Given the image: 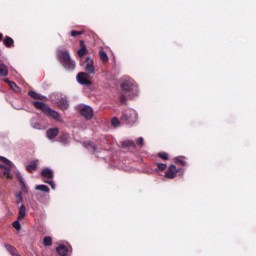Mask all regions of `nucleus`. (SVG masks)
<instances>
[{
	"instance_id": "1",
	"label": "nucleus",
	"mask_w": 256,
	"mask_h": 256,
	"mask_svg": "<svg viewBox=\"0 0 256 256\" xmlns=\"http://www.w3.org/2000/svg\"><path fill=\"white\" fill-rule=\"evenodd\" d=\"M121 89L127 93L130 99L139 95V87L135 84V81L129 77H124L122 79Z\"/></svg>"
},
{
	"instance_id": "2",
	"label": "nucleus",
	"mask_w": 256,
	"mask_h": 256,
	"mask_svg": "<svg viewBox=\"0 0 256 256\" xmlns=\"http://www.w3.org/2000/svg\"><path fill=\"white\" fill-rule=\"evenodd\" d=\"M33 105L34 107H36V109H40L41 111H43V113L48 117H52V119H54L55 121H61V116L58 114V112L47 107L45 103L33 102Z\"/></svg>"
},
{
	"instance_id": "3",
	"label": "nucleus",
	"mask_w": 256,
	"mask_h": 256,
	"mask_svg": "<svg viewBox=\"0 0 256 256\" xmlns=\"http://www.w3.org/2000/svg\"><path fill=\"white\" fill-rule=\"evenodd\" d=\"M59 61L62 63L65 69H69V71H73L75 69V62L71 60V56L67 51H59L58 53Z\"/></svg>"
},
{
	"instance_id": "4",
	"label": "nucleus",
	"mask_w": 256,
	"mask_h": 256,
	"mask_svg": "<svg viewBox=\"0 0 256 256\" xmlns=\"http://www.w3.org/2000/svg\"><path fill=\"white\" fill-rule=\"evenodd\" d=\"M122 121H125L128 125H133L137 122V112L133 109H127L122 114Z\"/></svg>"
},
{
	"instance_id": "5",
	"label": "nucleus",
	"mask_w": 256,
	"mask_h": 256,
	"mask_svg": "<svg viewBox=\"0 0 256 256\" xmlns=\"http://www.w3.org/2000/svg\"><path fill=\"white\" fill-rule=\"evenodd\" d=\"M81 65L84 67V71H86L88 75H95V64L91 57H87L86 61Z\"/></svg>"
},
{
	"instance_id": "6",
	"label": "nucleus",
	"mask_w": 256,
	"mask_h": 256,
	"mask_svg": "<svg viewBox=\"0 0 256 256\" xmlns=\"http://www.w3.org/2000/svg\"><path fill=\"white\" fill-rule=\"evenodd\" d=\"M76 79L80 85H91V77L89 76V73L80 72L77 74Z\"/></svg>"
},
{
	"instance_id": "7",
	"label": "nucleus",
	"mask_w": 256,
	"mask_h": 256,
	"mask_svg": "<svg viewBox=\"0 0 256 256\" xmlns=\"http://www.w3.org/2000/svg\"><path fill=\"white\" fill-rule=\"evenodd\" d=\"M80 115L85 119H93V108L90 106H80Z\"/></svg>"
},
{
	"instance_id": "8",
	"label": "nucleus",
	"mask_w": 256,
	"mask_h": 256,
	"mask_svg": "<svg viewBox=\"0 0 256 256\" xmlns=\"http://www.w3.org/2000/svg\"><path fill=\"white\" fill-rule=\"evenodd\" d=\"M177 176V167L175 165H170L168 171L165 172V177L168 179H175Z\"/></svg>"
},
{
	"instance_id": "9",
	"label": "nucleus",
	"mask_w": 256,
	"mask_h": 256,
	"mask_svg": "<svg viewBox=\"0 0 256 256\" xmlns=\"http://www.w3.org/2000/svg\"><path fill=\"white\" fill-rule=\"evenodd\" d=\"M0 173L4 179H11V169L0 164Z\"/></svg>"
},
{
	"instance_id": "10",
	"label": "nucleus",
	"mask_w": 256,
	"mask_h": 256,
	"mask_svg": "<svg viewBox=\"0 0 256 256\" xmlns=\"http://www.w3.org/2000/svg\"><path fill=\"white\" fill-rule=\"evenodd\" d=\"M81 49L78 50L79 57H85L87 55V47L85 46V42L83 40L80 41Z\"/></svg>"
},
{
	"instance_id": "11",
	"label": "nucleus",
	"mask_w": 256,
	"mask_h": 256,
	"mask_svg": "<svg viewBox=\"0 0 256 256\" xmlns=\"http://www.w3.org/2000/svg\"><path fill=\"white\" fill-rule=\"evenodd\" d=\"M58 107L65 111V109H69V101H67V98H61L58 102Z\"/></svg>"
},
{
	"instance_id": "12",
	"label": "nucleus",
	"mask_w": 256,
	"mask_h": 256,
	"mask_svg": "<svg viewBox=\"0 0 256 256\" xmlns=\"http://www.w3.org/2000/svg\"><path fill=\"white\" fill-rule=\"evenodd\" d=\"M25 215H27V208L24 204H22L19 207V213H18V221H21V219H25Z\"/></svg>"
},
{
	"instance_id": "13",
	"label": "nucleus",
	"mask_w": 256,
	"mask_h": 256,
	"mask_svg": "<svg viewBox=\"0 0 256 256\" xmlns=\"http://www.w3.org/2000/svg\"><path fill=\"white\" fill-rule=\"evenodd\" d=\"M59 135V129L57 128H51L47 131V137L48 139H55Z\"/></svg>"
},
{
	"instance_id": "14",
	"label": "nucleus",
	"mask_w": 256,
	"mask_h": 256,
	"mask_svg": "<svg viewBox=\"0 0 256 256\" xmlns=\"http://www.w3.org/2000/svg\"><path fill=\"white\" fill-rule=\"evenodd\" d=\"M42 177H46V179H53V170L49 168H44L41 172Z\"/></svg>"
},
{
	"instance_id": "15",
	"label": "nucleus",
	"mask_w": 256,
	"mask_h": 256,
	"mask_svg": "<svg viewBox=\"0 0 256 256\" xmlns=\"http://www.w3.org/2000/svg\"><path fill=\"white\" fill-rule=\"evenodd\" d=\"M56 251L59 255L61 256H66L67 253H69V250H67V246L65 245H60L56 248Z\"/></svg>"
},
{
	"instance_id": "16",
	"label": "nucleus",
	"mask_w": 256,
	"mask_h": 256,
	"mask_svg": "<svg viewBox=\"0 0 256 256\" xmlns=\"http://www.w3.org/2000/svg\"><path fill=\"white\" fill-rule=\"evenodd\" d=\"M9 75V69L7 68V65L0 64V77H7Z\"/></svg>"
},
{
	"instance_id": "17",
	"label": "nucleus",
	"mask_w": 256,
	"mask_h": 256,
	"mask_svg": "<svg viewBox=\"0 0 256 256\" xmlns=\"http://www.w3.org/2000/svg\"><path fill=\"white\" fill-rule=\"evenodd\" d=\"M37 163V160L32 161L28 166H26L27 171H29V173H33V171L37 169Z\"/></svg>"
},
{
	"instance_id": "18",
	"label": "nucleus",
	"mask_w": 256,
	"mask_h": 256,
	"mask_svg": "<svg viewBox=\"0 0 256 256\" xmlns=\"http://www.w3.org/2000/svg\"><path fill=\"white\" fill-rule=\"evenodd\" d=\"M17 179L21 185V189H22L23 193H29V189H27V186L25 185V182L23 181V177L18 175Z\"/></svg>"
},
{
	"instance_id": "19",
	"label": "nucleus",
	"mask_w": 256,
	"mask_h": 256,
	"mask_svg": "<svg viewBox=\"0 0 256 256\" xmlns=\"http://www.w3.org/2000/svg\"><path fill=\"white\" fill-rule=\"evenodd\" d=\"M36 191H42V193H49V187L47 185H37Z\"/></svg>"
},
{
	"instance_id": "20",
	"label": "nucleus",
	"mask_w": 256,
	"mask_h": 256,
	"mask_svg": "<svg viewBox=\"0 0 256 256\" xmlns=\"http://www.w3.org/2000/svg\"><path fill=\"white\" fill-rule=\"evenodd\" d=\"M100 59L104 63H107V61H109V56H107V53L105 52V50H100Z\"/></svg>"
},
{
	"instance_id": "21",
	"label": "nucleus",
	"mask_w": 256,
	"mask_h": 256,
	"mask_svg": "<svg viewBox=\"0 0 256 256\" xmlns=\"http://www.w3.org/2000/svg\"><path fill=\"white\" fill-rule=\"evenodd\" d=\"M51 244H52L51 237H45L43 240V245H45V247H51Z\"/></svg>"
},
{
	"instance_id": "22",
	"label": "nucleus",
	"mask_w": 256,
	"mask_h": 256,
	"mask_svg": "<svg viewBox=\"0 0 256 256\" xmlns=\"http://www.w3.org/2000/svg\"><path fill=\"white\" fill-rule=\"evenodd\" d=\"M28 95L32 97V99H41V95L37 94L35 91H30Z\"/></svg>"
},
{
	"instance_id": "23",
	"label": "nucleus",
	"mask_w": 256,
	"mask_h": 256,
	"mask_svg": "<svg viewBox=\"0 0 256 256\" xmlns=\"http://www.w3.org/2000/svg\"><path fill=\"white\" fill-rule=\"evenodd\" d=\"M0 159L2 162L5 163V165H8V167H13V163L11 161H9L7 158L0 156Z\"/></svg>"
},
{
	"instance_id": "24",
	"label": "nucleus",
	"mask_w": 256,
	"mask_h": 256,
	"mask_svg": "<svg viewBox=\"0 0 256 256\" xmlns=\"http://www.w3.org/2000/svg\"><path fill=\"white\" fill-rule=\"evenodd\" d=\"M6 249H7V251H9V253H11V255L19 256V255H17V253H15V248L13 246L7 245Z\"/></svg>"
},
{
	"instance_id": "25",
	"label": "nucleus",
	"mask_w": 256,
	"mask_h": 256,
	"mask_svg": "<svg viewBox=\"0 0 256 256\" xmlns=\"http://www.w3.org/2000/svg\"><path fill=\"white\" fill-rule=\"evenodd\" d=\"M158 157H160V159H163V161H167V159H169V154L165 152H161L158 154Z\"/></svg>"
},
{
	"instance_id": "26",
	"label": "nucleus",
	"mask_w": 256,
	"mask_h": 256,
	"mask_svg": "<svg viewBox=\"0 0 256 256\" xmlns=\"http://www.w3.org/2000/svg\"><path fill=\"white\" fill-rule=\"evenodd\" d=\"M4 45H6V47H11V45H13V40L10 37L5 38Z\"/></svg>"
},
{
	"instance_id": "27",
	"label": "nucleus",
	"mask_w": 256,
	"mask_h": 256,
	"mask_svg": "<svg viewBox=\"0 0 256 256\" xmlns=\"http://www.w3.org/2000/svg\"><path fill=\"white\" fill-rule=\"evenodd\" d=\"M16 203L17 205H19V203L23 202V195H21V192H19L18 194H16Z\"/></svg>"
},
{
	"instance_id": "28",
	"label": "nucleus",
	"mask_w": 256,
	"mask_h": 256,
	"mask_svg": "<svg viewBox=\"0 0 256 256\" xmlns=\"http://www.w3.org/2000/svg\"><path fill=\"white\" fill-rule=\"evenodd\" d=\"M13 227L16 231H21V223H19L18 220L13 222Z\"/></svg>"
},
{
	"instance_id": "29",
	"label": "nucleus",
	"mask_w": 256,
	"mask_h": 256,
	"mask_svg": "<svg viewBox=\"0 0 256 256\" xmlns=\"http://www.w3.org/2000/svg\"><path fill=\"white\" fill-rule=\"evenodd\" d=\"M113 127H119L121 125V122H119V119L113 118L111 121Z\"/></svg>"
},
{
	"instance_id": "30",
	"label": "nucleus",
	"mask_w": 256,
	"mask_h": 256,
	"mask_svg": "<svg viewBox=\"0 0 256 256\" xmlns=\"http://www.w3.org/2000/svg\"><path fill=\"white\" fill-rule=\"evenodd\" d=\"M9 87L12 89V91H19V86H17L15 82L10 83Z\"/></svg>"
},
{
	"instance_id": "31",
	"label": "nucleus",
	"mask_w": 256,
	"mask_h": 256,
	"mask_svg": "<svg viewBox=\"0 0 256 256\" xmlns=\"http://www.w3.org/2000/svg\"><path fill=\"white\" fill-rule=\"evenodd\" d=\"M157 167H158V169H160V171H165V169H167V164L158 163Z\"/></svg>"
},
{
	"instance_id": "32",
	"label": "nucleus",
	"mask_w": 256,
	"mask_h": 256,
	"mask_svg": "<svg viewBox=\"0 0 256 256\" xmlns=\"http://www.w3.org/2000/svg\"><path fill=\"white\" fill-rule=\"evenodd\" d=\"M77 35H83V32L82 31H71V36L72 37H77Z\"/></svg>"
},
{
	"instance_id": "33",
	"label": "nucleus",
	"mask_w": 256,
	"mask_h": 256,
	"mask_svg": "<svg viewBox=\"0 0 256 256\" xmlns=\"http://www.w3.org/2000/svg\"><path fill=\"white\" fill-rule=\"evenodd\" d=\"M67 139H69V135H67V134H64L63 136L60 137L61 143H65L67 141Z\"/></svg>"
},
{
	"instance_id": "34",
	"label": "nucleus",
	"mask_w": 256,
	"mask_h": 256,
	"mask_svg": "<svg viewBox=\"0 0 256 256\" xmlns=\"http://www.w3.org/2000/svg\"><path fill=\"white\" fill-rule=\"evenodd\" d=\"M175 163L178 165H185V161H183L181 158L177 157L175 158Z\"/></svg>"
},
{
	"instance_id": "35",
	"label": "nucleus",
	"mask_w": 256,
	"mask_h": 256,
	"mask_svg": "<svg viewBox=\"0 0 256 256\" xmlns=\"http://www.w3.org/2000/svg\"><path fill=\"white\" fill-rule=\"evenodd\" d=\"M123 147H131V145H133V142L131 141H125L122 143Z\"/></svg>"
},
{
	"instance_id": "36",
	"label": "nucleus",
	"mask_w": 256,
	"mask_h": 256,
	"mask_svg": "<svg viewBox=\"0 0 256 256\" xmlns=\"http://www.w3.org/2000/svg\"><path fill=\"white\" fill-rule=\"evenodd\" d=\"M49 186H51V189H55V182L53 181H45Z\"/></svg>"
},
{
	"instance_id": "37",
	"label": "nucleus",
	"mask_w": 256,
	"mask_h": 256,
	"mask_svg": "<svg viewBox=\"0 0 256 256\" xmlns=\"http://www.w3.org/2000/svg\"><path fill=\"white\" fill-rule=\"evenodd\" d=\"M90 149H92V153H95L97 146H95V144H90Z\"/></svg>"
},
{
	"instance_id": "38",
	"label": "nucleus",
	"mask_w": 256,
	"mask_h": 256,
	"mask_svg": "<svg viewBox=\"0 0 256 256\" xmlns=\"http://www.w3.org/2000/svg\"><path fill=\"white\" fill-rule=\"evenodd\" d=\"M120 101H121V103H125V101H127V98H125L124 95H121L120 96Z\"/></svg>"
},
{
	"instance_id": "39",
	"label": "nucleus",
	"mask_w": 256,
	"mask_h": 256,
	"mask_svg": "<svg viewBox=\"0 0 256 256\" xmlns=\"http://www.w3.org/2000/svg\"><path fill=\"white\" fill-rule=\"evenodd\" d=\"M4 82L7 83L8 85H11V83H13L11 80L9 79H4Z\"/></svg>"
},
{
	"instance_id": "40",
	"label": "nucleus",
	"mask_w": 256,
	"mask_h": 256,
	"mask_svg": "<svg viewBox=\"0 0 256 256\" xmlns=\"http://www.w3.org/2000/svg\"><path fill=\"white\" fill-rule=\"evenodd\" d=\"M138 143H139L140 145H143V137H140V138L138 139Z\"/></svg>"
},
{
	"instance_id": "41",
	"label": "nucleus",
	"mask_w": 256,
	"mask_h": 256,
	"mask_svg": "<svg viewBox=\"0 0 256 256\" xmlns=\"http://www.w3.org/2000/svg\"><path fill=\"white\" fill-rule=\"evenodd\" d=\"M3 39V34H0V41Z\"/></svg>"
}]
</instances>
